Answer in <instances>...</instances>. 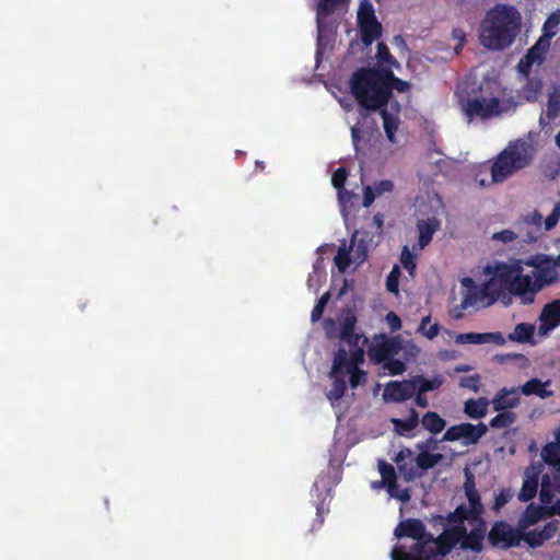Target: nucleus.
<instances>
[{"label": "nucleus", "mask_w": 560, "mask_h": 560, "mask_svg": "<svg viewBox=\"0 0 560 560\" xmlns=\"http://www.w3.org/2000/svg\"><path fill=\"white\" fill-rule=\"evenodd\" d=\"M350 92L359 105L362 121L369 119V112L388 106V88L384 67H362L355 70L349 80Z\"/></svg>", "instance_id": "obj_1"}, {"label": "nucleus", "mask_w": 560, "mask_h": 560, "mask_svg": "<svg viewBox=\"0 0 560 560\" xmlns=\"http://www.w3.org/2000/svg\"><path fill=\"white\" fill-rule=\"evenodd\" d=\"M522 16L509 4H497L488 11L481 25L480 43L490 50L510 47L520 33Z\"/></svg>", "instance_id": "obj_2"}, {"label": "nucleus", "mask_w": 560, "mask_h": 560, "mask_svg": "<svg viewBox=\"0 0 560 560\" xmlns=\"http://www.w3.org/2000/svg\"><path fill=\"white\" fill-rule=\"evenodd\" d=\"M534 145L527 140L510 142L491 165V182L503 183L514 173L527 167L534 159Z\"/></svg>", "instance_id": "obj_3"}, {"label": "nucleus", "mask_w": 560, "mask_h": 560, "mask_svg": "<svg viewBox=\"0 0 560 560\" xmlns=\"http://www.w3.org/2000/svg\"><path fill=\"white\" fill-rule=\"evenodd\" d=\"M534 145L527 140L510 142L491 165V182L503 183L514 173L527 167L534 159Z\"/></svg>", "instance_id": "obj_4"}, {"label": "nucleus", "mask_w": 560, "mask_h": 560, "mask_svg": "<svg viewBox=\"0 0 560 560\" xmlns=\"http://www.w3.org/2000/svg\"><path fill=\"white\" fill-rule=\"evenodd\" d=\"M534 145L527 140L510 142L491 165V182L503 183L514 173L527 167L534 159Z\"/></svg>", "instance_id": "obj_5"}, {"label": "nucleus", "mask_w": 560, "mask_h": 560, "mask_svg": "<svg viewBox=\"0 0 560 560\" xmlns=\"http://www.w3.org/2000/svg\"><path fill=\"white\" fill-rule=\"evenodd\" d=\"M395 537L398 539L408 537L416 542L411 546L410 551L404 545H396L392 552V560H412L424 553L428 542L432 540V534L428 533L422 521L418 518H407L401 521L394 530Z\"/></svg>", "instance_id": "obj_6"}, {"label": "nucleus", "mask_w": 560, "mask_h": 560, "mask_svg": "<svg viewBox=\"0 0 560 560\" xmlns=\"http://www.w3.org/2000/svg\"><path fill=\"white\" fill-rule=\"evenodd\" d=\"M491 276L504 287L509 295L518 298L522 304L534 303L535 296L529 290V278L523 273L522 259L511 264L498 262L493 267Z\"/></svg>", "instance_id": "obj_7"}, {"label": "nucleus", "mask_w": 560, "mask_h": 560, "mask_svg": "<svg viewBox=\"0 0 560 560\" xmlns=\"http://www.w3.org/2000/svg\"><path fill=\"white\" fill-rule=\"evenodd\" d=\"M523 265L534 268L532 273L526 276L529 278V290H532L535 298L544 288L550 287L559 280V273L553 270L550 265V257L547 255L532 256L522 260Z\"/></svg>", "instance_id": "obj_8"}, {"label": "nucleus", "mask_w": 560, "mask_h": 560, "mask_svg": "<svg viewBox=\"0 0 560 560\" xmlns=\"http://www.w3.org/2000/svg\"><path fill=\"white\" fill-rule=\"evenodd\" d=\"M357 22L361 42L365 47L371 46L383 35V26L378 22L374 7L369 0L360 2Z\"/></svg>", "instance_id": "obj_9"}, {"label": "nucleus", "mask_w": 560, "mask_h": 560, "mask_svg": "<svg viewBox=\"0 0 560 560\" xmlns=\"http://www.w3.org/2000/svg\"><path fill=\"white\" fill-rule=\"evenodd\" d=\"M465 116L472 120L475 118L488 119L501 113L500 100L497 96L483 94L468 97L462 104Z\"/></svg>", "instance_id": "obj_10"}, {"label": "nucleus", "mask_w": 560, "mask_h": 560, "mask_svg": "<svg viewBox=\"0 0 560 560\" xmlns=\"http://www.w3.org/2000/svg\"><path fill=\"white\" fill-rule=\"evenodd\" d=\"M521 534L517 525L513 527L506 521H495L488 533V541L493 548L509 550L521 546Z\"/></svg>", "instance_id": "obj_11"}, {"label": "nucleus", "mask_w": 560, "mask_h": 560, "mask_svg": "<svg viewBox=\"0 0 560 560\" xmlns=\"http://www.w3.org/2000/svg\"><path fill=\"white\" fill-rule=\"evenodd\" d=\"M511 296L512 295H509L504 287L500 284L493 276H491L478 292H469L464 296L462 307L467 308L468 306H472L478 300L489 306L499 300L504 301V299H508V301H510Z\"/></svg>", "instance_id": "obj_12"}, {"label": "nucleus", "mask_w": 560, "mask_h": 560, "mask_svg": "<svg viewBox=\"0 0 560 560\" xmlns=\"http://www.w3.org/2000/svg\"><path fill=\"white\" fill-rule=\"evenodd\" d=\"M402 350L400 336L388 337L385 334L374 336L368 349V355L372 363L381 364L397 355Z\"/></svg>", "instance_id": "obj_13"}, {"label": "nucleus", "mask_w": 560, "mask_h": 560, "mask_svg": "<svg viewBox=\"0 0 560 560\" xmlns=\"http://www.w3.org/2000/svg\"><path fill=\"white\" fill-rule=\"evenodd\" d=\"M464 534L465 525H453L445 528L438 537L432 535V540L428 542L429 547H425L423 555H431L433 552L435 555L434 559H439L440 556H446L457 544H460Z\"/></svg>", "instance_id": "obj_14"}, {"label": "nucleus", "mask_w": 560, "mask_h": 560, "mask_svg": "<svg viewBox=\"0 0 560 560\" xmlns=\"http://www.w3.org/2000/svg\"><path fill=\"white\" fill-rule=\"evenodd\" d=\"M488 431V427L480 422L472 424L464 422L450 427L444 433L443 441H457L465 439L467 444H476Z\"/></svg>", "instance_id": "obj_15"}, {"label": "nucleus", "mask_w": 560, "mask_h": 560, "mask_svg": "<svg viewBox=\"0 0 560 560\" xmlns=\"http://www.w3.org/2000/svg\"><path fill=\"white\" fill-rule=\"evenodd\" d=\"M518 238L523 243L530 244L536 242L542 235V215L533 211L523 218L516 225Z\"/></svg>", "instance_id": "obj_16"}, {"label": "nucleus", "mask_w": 560, "mask_h": 560, "mask_svg": "<svg viewBox=\"0 0 560 560\" xmlns=\"http://www.w3.org/2000/svg\"><path fill=\"white\" fill-rule=\"evenodd\" d=\"M350 353L345 348H339L334 353L332 374L345 372V368H360L364 362V350L359 345L350 346Z\"/></svg>", "instance_id": "obj_17"}, {"label": "nucleus", "mask_w": 560, "mask_h": 560, "mask_svg": "<svg viewBox=\"0 0 560 560\" xmlns=\"http://www.w3.org/2000/svg\"><path fill=\"white\" fill-rule=\"evenodd\" d=\"M416 395L415 382L411 378L402 381H390L386 384L383 399L392 402H405Z\"/></svg>", "instance_id": "obj_18"}, {"label": "nucleus", "mask_w": 560, "mask_h": 560, "mask_svg": "<svg viewBox=\"0 0 560 560\" xmlns=\"http://www.w3.org/2000/svg\"><path fill=\"white\" fill-rule=\"evenodd\" d=\"M549 47L550 42L539 37L538 40L527 50L525 56L520 60L517 65L518 72L524 77H527L530 72L532 66L535 62L541 63L545 60Z\"/></svg>", "instance_id": "obj_19"}, {"label": "nucleus", "mask_w": 560, "mask_h": 560, "mask_svg": "<svg viewBox=\"0 0 560 560\" xmlns=\"http://www.w3.org/2000/svg\"><path fill=\"white\" fill-rule=\"evenodd\" d=\"M383 119V127L386 135L387 140L390 143L396 142V132L398 130L400 119L398 117L401 106L397 100H394L387 107H382L377 109Z\"/></svg>", "instance_id": "obj_20"}, {"label": "nucleus", "mask_w": 560, "mask_h": 560, "mask_svg": "<svg viewBox=\"0 0 560 560\" xmlns=\"http://www.w3.org/2000/svg\"><path fill=\"white\" fill-rule=\"evenodd\" d=\"M558 530L557 522L550 521L544 525L541 529L522 530L521 542L524 541L529 548H538L546 541L553 538Z\"/></svg>", "instance_id": "obj_21"}, {"label": "nucleus", "mask_w": 560, "mask_h": 560, "mask_svg": "<svg viewBox=\"0 0 560 560\" xmlns=\"http://www.w3.org/2000/svg\"><path fill=\"white\" fill-rule=\"evenodd\" d=\"M358 323L355 311L347 308L342 312L340 318V339L349 346H358L360 343L361 335L355 332V325Z\"/></svg>", "instance_id": "obj_22"}, {"label": "nucleus", "mask_w": 560, "mask_h": 560, "mask_svg": "<svg viewBox=\"0 0 560 560\" xmlns=\"http://www.w3.org/2000/svg\"><path fill=\"white\" fill-rule=\"evenodd\" d=\"M491 404L494 411H512L511 409L521 404L518 387H502L495 393Z\"/></svg>", "instance_id": "obj_23"}, {"label": "nucleus", "mask_w": 560, "mask_h": 560, "mask_svg": "<svg viewBox=\"0 0 560 560\" xmlns=\"http://www.w3.org/2000/svg\"><path fill=\"white\" fill-rule=\"evenodd\" d=\"M486 522L479 520L476 522V526L468 532L465 527V534L460 539V548L463 550H471L479 553L482 550V542L486 536Z\"/></svg>", "instance_id": "obj_24"}, {"label": "nucleus", "mask_w": 560, "mask_h": 560, "mask_svg": "<svg viewBox=\"0 0 560 560\" xmlns=\"http://www.w3.org/2000/svg\"><path fill=\"white\" fill-rule=\"evenodd\" d=\"M560 115V85L553 88L548 94L547 109L545 114L539 117V125L545 129L550 121L555 120Z\"/></svg>", "instance_id": "obj_25"}, {"label": "nucleus", "mask_w": 560, "mask_h": 560, "mask_svg": "<svg viewBox=\"0 0 560 560\" xmlns=\"http://www.w3.org/2000/svg\"><path fill=\"white\" fill-rule=\"evenodd\" d=\"M539 318L542 322L540 330L545 329V331H547L560 325V300H553L547 303Z\"/></svg>", "instance_id": "obj_26"}, {"label": "nucleus", "mask_w": 560, "mask_h": 560, "mask_svg": "<svg viewBox=\"0 0 560 560\" xmlns=\"http://www.w3.org/2000/svg\"><path fill=\"white\" fill-rule=\"evenodd\" d=\"M551 384L550 380H547L546 382H542L539 378H530L525 384H523L521 387H518L520 393H522L525 396H532L535 395L541 399L549 398L553 395L552 390L547 389V387Z\"/></svg>", "instance_id": "obj_27"}, {"label": "nucleus", "mask_w": 560, "mask_h": 560, "mask_svg": "<svg viewBox=\"0 0 560 560\" xmlns=\"http://www.w3.org/2000/svg\"><path fill=\"white\" fill-rule=\"evenodd\" d=\"M560 489V477L555 476L553 480L548 474L542 475L540 482L539 500L542 504H551L556 491Z\"/></svg>", "instance_id": "obj_28"}, {"label": "nucleus", "mask_w": 560, "mask_h": 560, "mask_svg": "<svg viewBox=\"0 0 560 560\" xmlns=\"http://www.w3.org/2000/svg\"><path fill=\"white\" fill-rule=\"evenodd\" d=\"M411 456L412 452L409 448H404L400 450L394 458L398 470L405 476L407 481L412 480L417 476Z\"/></svg>", "instance_id": "obj_29"}, {"label": "nucleus", "mask_w": 560, "mask_h": 560, "mask_svg": "<svg viewBox=\"0 0 560 560\" xmlns=\"http://www.w3.org/2000/svg\"><path fill=\"white\" fill-rule=\"evenodd\" d=\"M331 382V388L326 394L327 399L334 405L336 401L340 400L347 390L346 375L345 372H338L332 374V369L328 374Z\"/></svg>", "instance_id": "obj_30"}, {"label": "nucleus", "mask_w": 560, "mask_h": 560, "mask_svg": "<svg viewBox=\"0 0 560 560\" xmlns=\"http://www.w3.org/2000/svg\"><path fill=\"white\" fill-rule=\"evenodd\" d=\"M419 231V246L424 248L430 244L434 233L440 229V222L436 218L421 220L417 224Z\"/></svg>", "instance_id": "obj_31"}, {"label": "nucleus", "mask_w": 560, "mask_h": 560, "mask_svg": "<svg viewBox=\"0 0 560 560\" xmlns=\"http://www.w3.org/2000/svg\"><path fill=\"white\" fill-rule=\"evenodd\" d=\"M490 401L486 397L469 398L464 404V412L470 419H481L488 412Z\"/></svg>", "instance_id": "obj_32"}, {"label": "nucleus", "mask_w": 560, "mask_h": 560, "mask_svg": "<svg viewBox=\"0 0 560 560\" xmlns=\"http://www.w3.org/2000/svg\"><path fill=\"white\" fill-rule=\"evenodd\" d=\"M384 75L386 85L388 88V104L394 101L392 100L394 90L399 93H406L410 91V83L396 77L390 68H384Z\"/></svg>", "instance_id": "obj_33"}, {"label": "nucleus", "mask_w": 560, "mask_h": 560, "mask_svg": "<svg viewBox=\"0 0 560 560\" xmlns=\"http://www.w3.org/2000/svg\"><path fill=\"white\" fill-rule=\"evenodd\" d=\"M412 380L415 382L416 393L419 392L423 394L439 389L445 381L442 374H435L431 378H427L423 375H416L412 376Z\"/></svg>", "instance_id": "obj_34"}, {"label": "nucleus", "mask_w": 560, "mask_h": 560, "mask_svg": "<svg viewBox=\"0 0 560 560\" xmlns=\"http://www.w3.org/2000/svg\"><path fill=\"white\" fill-rule=\"evenodd\" d=\"M535 326L529 323H520L514 331L509 334L508 339L520 343H534Z\"/></svg>", "instance_id": "obj_35"}, {"label": "nucleus", "mask_w": 560, "mask_h": 560, "mask_svg": "<svg viewBox=\"0 0 560 560\" xmlns=\"http://www.w3.org/2000/svg\"><path fill=\"white\" fill-rule=\"evenodd\" d=\"M392 423L394 425V430L398 435L406 436L410 431L415 430L419 424V415L418 412L411 408L410 415L407 419H392Z\"/></svg>", "instance_id": "obj_36"}, {"label": "nucleus", "mask_w": 560, "mask_h": 560, "mask_svg": "<svg viewBox=\"0 0 560 560\" xmlns=\"http://www.w3.org/2000/svg\"><path fill=\"white\" fill-rule=\"evenodd\" d=\"M542 517V508L535 506L534 504L527 505L526 510L518 518L516 525L520 530H526L528 527L535 525Z\"/></svg>", "instance_id": "obj_37"}, {"label": "nucleus", "mask_w": 560, "mask_h": 560, "mask_svg": "<svg viewBox=\"0 0 560 560\" xmlns=\"http://www.w3.org/2000/svg\"><path fill=\"white\" fill-rule=\"evenodd\" d=\"M422 427L432 434L442 432L446 425L445 420L435 411H428L421 419Z\"/></svg>", "instance_id": "obj_38"}, {"label": "nucleus", "mask_w": 560, "mask_h": 560, "mask_svg": "<svg viewBox=\"0 0 560 560\" xmlns=\"http://www.w3.org/2000/svg\"><path fill=\"white\" fill-rule=\"evenodd\" d=\"M525 78H526V83L522 88V96L527 102H535V101H537L538 96L541 93L542 80L540 78H536V77L530 78L529 74Z\"/></svg>", "instance_id": "obj_39"}, {"label": "nucleus", "mask_w": 560, "mask_h": 560, "mask_svg": "<svg viewBox=\"0 0 560 560\" xmlns=\"http://www.w3.org/2000/svg\"><path fill=\"white\" fill-rule=\"evenodd\" d=\"M544 462L553 467H560V444L549 442L541 451Z\"/></svg>", "instance_id": "obj_40"}, {"label": "nucleus", "mask_w": 560, "mask_h": 560, "mask_svg": "<svg viewBox=\"0 0 560 560\" xmlns=\"http://www.w3.org/2000/svg\"><path fill=\"white\" fill-rule=\"evenodd\" d=\"M498 415L494 416L489 425L493 429H506L514 424L517 420V416L513 411H497Z\"/></svg>", "instance_id": "obj_41"}, {"label": "nucleus", "mask_w": 560, "mask_h": 560, "mask_svg": "<svg viewBox=\"0 0 560 560\" xmlns=\"http://www.w3.org/2000/svg\"><path fill=\"white\" fill-rule=\"evenodd\" d=\"M538 489V477L534 475L532 477H527L522 486V489L518 493V499L522 502H528L534 499Z\"/></svg>", "instance_id": "obj_42"}, {"label": "nucleus", "mask_w": 560, "mask_h": 560, "mask_svg": "<svg viewBox=\"0 0 560 560\" xmlns=\"http://www.w3.org/2000/svg\"><path fill=\"white\" fill-rule=\"evenodd\" d=\"M560 25V10L552 12L544 23L542 26V35L540 37L546 40H551V38L558 33V27Z\"/></svg>", "instance_id": "obj_43"}, {"label": "nucleus", "mask_w": 560, "mask_h": 560, "mask_svg": "<svg viewBox=\"0 0 560 560\" xmlns=\"http://www.w3.org/2000/svg\"><path fill=\"white\" fill-rule=\"evenodd\" d=\"M378 471L382 476V480L380 481V483L385 486L386 488L393 489V487L395 485V480L397 479L394 466L388 464L385 460H380L378 462Z\"/></svg>", "instance_id": "obj_44"}, {"label": "nucleus", "mask_w": 560, "mask_h": 560, "mask_svg": "<svg viewBox=\"0 0 560 560\" xmlns=\"http://www.w3.org/2000/svg\"><path fill=\"white\" fill-rule=\"evenodd\" d=\"M446 521L454 525H464V521H468L471 524L477 522L465 505H458L453 512L448 513Z\"/></svg>", "instance_id": "obj_45"}, {"label": "nucleus", "mask_w": 560, "mask_h": 560, "mask_svg": "<svg viewBox=\"0 0 560 560\" xmlns=\"http://www.w3.org/2000/svg\"><path fill=\"white\" fill-rule=\"evenodd\" d=\"M349 0H318L316 4V14L318 16H329L340 5L348 3Z\"/></svg>", "instance_id": "obj_46"}, {"label": "nucleus", "mask_w": 560, "mask_h": 560, "mask_svg": "<svg viewBox=\"0 0 560 560\" xmlns=\"http://www.w3.org/2000/svg\"><path fill=\"white\" fill-rule=\"evenodd\" d=\"M466 498L469 502V508H467L468 512L476 520H482L481 514L483 512V505L480 500V494L478 491H470L466 494Z\"/></svg>", "instance_id": "obj_47"}, {"label": "nucleus", "mask_w": 560, "mask_h": 560, "mask_svg": "<svg viewBox=\"0 0 560 560\" xmlns=\"http://www.w3.org/2000/svg\"><path fill=\"white\" fill-rule=\"evenodd\" d=\"M376 58L380 63L388 66L387 68H399V62L390 54L389 48L385 43L377 44Z\"/></svg>", "instance_id": "obj_48"}, {"label": "nucleus", "mask_w": 560, "mask_h": 560, "mask_svg": "<svg viewBox=\"0 0 560 560\" xmlns=\"http://www.w3.org/2000/svg\"><path fill=\"white\" fill-rule=\"evenodd\" d=\"M326 18L327 16H318L316 14L317 33H318L317 51H316L317 57L320 55V49H322V46L324 45L325 38L328 37L332 32L330 24H328L325 21Z\"/></svg>", "instance_id": "obj_49"}, {"label": "nucleus", "mask_w": 560, "mask_h": 560, "mask_svg": "<svg viewBox=\"0 0 560 560\" xmlns=\"http://www.w3.org/2000/svg\"><path fill=\"white\" fill-rule=\"evenodd\" d=\"M442 458L441 454H432L429 452H421L416 457V463L419 468L422 470H428L433 468Z\"/></svg>", "instance_id": "obj_50"}, {"label": "nucleus", "mask_w": 560, "mask_h": 560, "mask_svg": "<svg viewBox=\"0 0 560 560\" xmlns=\"http://www.w3.org/2000/svg\"><path fill=\"white\" fill-rule=\"evenodd\" d=\"M335 264L340 272H345L351 265L350 248H347L346 243L338 248L334 258Z\"/></svg>", "instance_id": "obj_51"}, {"label": "nucleus", "mask_w": 560, "mask_h": 560, "mask_svg": "<svg viewBox=\"0 0 560 560\" xmlns=\"http://www.w3.org/2000/svg\"><path fill=\"white\" fill-rule=\"evenodd\" d=\"M349 374V384L351 388H357L366 382L368 374L360 368H345V375Z\"/></svg>", "instance_id": "obj_52"}, {"label": "nucleus", "mask_w": 560, "mask_h": 560, "mask_svg": "<svg viewBox=\"0 0 560 560\" xmlns=\"http://www.w3.org/2000/svg\"><path fill=\"white\" fill-rule=\"evenodd\" d=\"M400 262L408 273L413 277L417 268L416 257L406 245L401 249Z\"/></svg>", "instance_id": "obj_53"}, {"label": "nucleus", "mask_w": 560, "mask_h": 560, "mask_svg": "<svg viewBox=\"0 0 560 560\" xmlns=\"http://www.w3.org/2000/svg\"><path fill=\"white\" fill-rule=\"evenodd\" d=\"M458 345H482L485 343V332H464L458 334L455 338Z\"/></svg>", "instance_id": "obj_54"}, {"label": "nucleus", "mask_w": 560, "mask_h": 560, "mask_svg": "<svg viewBox=\"0 0 560 560\" xmlns=\"http://www.w3.org/2000/svg\"><path fill=\"white\" fill-rule=\"evenodd\" d=\"M399 277H400V269L398 265H394L393 269L387 276L386 279V289L388 292L398 294V285H399Z\"/></svg>", "instance_id": "obj_55"}, {"label": "nucleus", "mask_w": 560, "mask_h": 560, "mask_svg": "<svg viewBox=\"0 0 560 560\" xmlns=\"http://www.w3.org/2000/svg\"><path fill=\"white\" fill-rule=\"evenodd\" d=\"M330 299V293L326 292L324 293L318 301L316 302L315 306L313 307L311 312V319L312 322H317L322 318L324 310Z\"/></svg>", "instance_id": "obj_56"}, {"label": "nucleus", "mask_w": 560, "mask_h": 560, "mask_svg": "<svg viewBox=\"0 0 560 560\" xmlns=\"http://www.w3.org/2000/svg\"><path fill=\"white\" fill-rule=\"evenodd\" d=\"M383 365L389 375H401L406 371V364L394 357L385 361Z\"/></svg>", "instance_id": "obj_57"}, {"label": "nucleus", "mask_w": 560, "mask_h": 560, "mask_svg": "<svg viewBox=\"0 0 560 560\" xmlns=\"http://www.w3.org/2000/svg\"><path fill=\"white\" fill-rule=\"evenodd\" d=\"M347 176L348 172L345 167L337 168L332 174L331 184L336 189H338L339 196H341L342 191L345 190Z\"/></svg>", "instance_id": "obj_58"}, {"label": "nucleus", "mask_w": 560, "mask_h": 560, "mask_svg": "<svg viewBox=\"0 0 560 560\" xmlns=\"http://www.w3.org/2000/svg\"><path fill=\"white\" fill-rule=\"evenodd\" d=\"M481 377L479 374L464 376L459 381V386L462 388H468L474 393H478L480 389Z\"/></svg>", "instance_id": "obj_59"}, {"label": "nucleus", "mask_w": 560, "mask_h": 560, "mask_svg": "<svg viewBox=\"0 0 560 560\" xmlns=\"http://www.w3.org/2000/svg\"><path fill=\"white\" fill-rule=\"evenodd\" d=\"M387 492L392 498H396L400 500L401 502H408L410 500V491L408 488H405L402 490L399 489L397 485V479L395 480V485L392 488H387Z\"/></svg>", "instance_id": "obj_60"}, {"label": "nucleus", "mask_w": 560, "mask_h": 560, "mask_svg": "<svg viewBox=\"0 0 560 560\" xmlns=\"http://www.w3.org/2000/svg\"><path fill=\"white\" fill-rule=\"evenodd\" d=\"M516 238H518V233L514 232L512 230H502L500 232H495L492 235L493 241H500L505 244L511 243V242L515 241Z\"/></svg>", "instance_id": "obj_61"}, {"label": "nucleus", "mask_w": 560, "mask_h": 560, "mask_svg": "<svg viewBox=\"0 0 560 560\" xmlns=\"http://www.w3.org/2000/svg\"><path fill=\"white\" fill-rule=\"evenodd\" d=\"M560 219V203H557L551 213L545 219V230L549 231L553 229Z\"/></svg>", "instance_id": "obj_62"}, {"label": "nucleus", "mask_w": 560, "mask_h": 560, "mask_svg": "<svg viewBox=\"0 0 560 560\" xmlns=\"http://www.w3.org/2000/svg\"><path fill=\"white\" fill-rule=\"evenodd\" d=\"M511 498H512V494L510 493L509 490H501L495 495L494 503H493V510L499 511L502 506H504L510 501Z\"/></svg>", "instance_id": "obj_63"}, {"label": "nucleus", "mask_w": 560, "mask_h": 560, "mask_svg": "<svg viewBox=\"0 0 560 560\" xmlns=\"http://www.w3.org/2000/svg\"><path fill=\"white\" fill-rule=\"evenodd\" d=\"M385 319H386V323L388 324L392 332H395L401 328V320H400L399 316L397 314H395L394 312H388L386 314Z\"/></svg>", "instance_id": "obj_64"}]
</instances>
